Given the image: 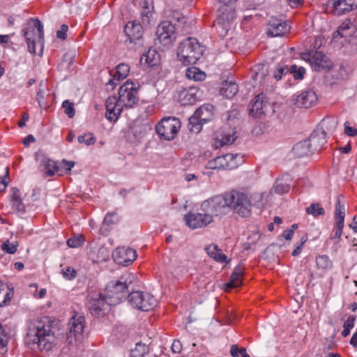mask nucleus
Listing matches in <instances>:
<instances>
[{"mask_svg":"<svg viewBox=\"0 0 357 357\" xmlns=\"http://www.w3.org/2000/svg\"><path fill=\"white\" fill-rule=\"evenodd\" d=\"M228 207L233 209L243 218L251 215L252 204L251 201L259 202L262 200V195L253 193L249 197L245 193L238 190H231L226 193Z\"/></svg>","mask_w":357,"mask_h":357,"instance_id":"nucleus-1","label":"nucleus"},{"mask_svg":"<svg viewBox=\"0 0 357 357\" xmlns=\"http://www.w3.org/2000/svg\"><path fill=\"white\" fill-rule=\"evenodd\" d=\"M205 49L197 39L188 37L180 43L177 49L178 60L185 66H190L197 63L202 57Z\"/></svg>","mask_w":357,"mask_h":357,"instance_id":"nucleus-2","label":"nucleus"},{"mask_svg":"<svg viewBox=\"0 0 357 357\" xmlns=\"http://www.w3.org/2000/svg\"><path fill=\"white\" fill-rule=\"evenodd\" d=\"M135 276L131 273L123 275L120 280L112 281L106 287L107 299L112 305H116L121 301L128 298V293L132 290V282Z\"/></svg>","mask_w":357,"mask_h":357,"instance_id":"nucleus-3","label":"nucleus"},{"mask_svg":"<svg viewBox=\"0 0 357 357\" xmlns=\"http://www.w3.org/2000/svg\"><path fill=\"white\" fill-rule=\"evenodd\" d=\"M23 35L26 39L28 50L32 54H36V44L40 46L42 52L44 47L45 38L43 25L38 19H30L29 22L23 30Z\"/></svg>","mask_w":357,"mask_h":357,"instance_id":"nucleus-4","label":"nucleus"},{"mask_svg":"<svg viewBox=\"0 0 357 357\" xmlns=\"http://www.w3.org/2000/svg\"><path fill=\"white\" fill-rule=\"evenodd\" d=\"M236 17V13L235 7L220 6L213 25L215 27L217 33L222 38L227 36Z\"/></svg>","mask_w":357,"mask_h":357,"instance_id":"nucleus-5","label":"nucleus"},{"mask_svg":"<svg viewBox=\"0 0 357 357\" xmlns=\"http://www.w3.org/2000/svg\"><path fill=\"white\" fill-rule=\"evenodd\" d=\"M33 333V335L29 334V337L33 344L36 345L37 349L41 351H49L54 345L55 336L49 326L47 327L38 326Z\"/></svg>","mask_w":357,"mask_h":357,"instance_id":"nucleus-6","label":"nucleus"},{"mask_svg":"<svg viewBox=\"0 0 357 357\" xmlns=\"http://www.w3.org/2000/svg\"><path fill=\"white\" fill-rule=\"evenodd\" d=\"M87 305L93 316L100 317L105 314L112 304L107 296L98 291H91L87 296Z\"/></svg>","mask_w":357,"mask_h":357,"instance_id":"nucleus-7","label":"nucleus"},{"mask_svg":"<svg viewBox=\"0 0 357 357\" xmlns=\"http://www.w3.org/2000/svg\"><path fill=\"white\" fill-rule=\"evenodd\" d=\"M241 162L242 157L239 154L227 153L208 160L206 168L213 170H231L238 167Z\"/></svg>","mask_w":357,"mask_h":357,"instance_id":"nucleus-8","label":"nucleus"},{"mask_svg":"<svg viewBox=\"0 0 357 357\" xmlns=\"http://www.w3.org/2000/svg\"><path fill=\"white\" fill-rule=\"evenodd\" d=\"M139 84L126 81L119 89V105L121 107H132L138 100Z\"/></svg>","mask_w":357,"mask_h":357,"instance_id":"nucleus-9","label":"nucleus"},{"mask_svg":"<svg viewBox=\"0 0 357 357\" xmlns=\"http://www.w3.org/2000/svg\"><path fill=\"white\" fill-rule=\"evenodd\" d=\"M213 106L204 105L198 108L194 114L189 118L188 128L191 132L198 133L202 128V125L213 118Z\"/></svg>","mask_w":357,"mask_h":357,"instance_id":"nucleus-10","label":"nucleus"},{"mask_svg":"<svg viewBox=\"0 0 357 357\" xmlns=\"http://www.w3.org/2000/svg\"><path fill=\"white\" fill-rule=\"evenodd\" d=\"M128 300L133 307L142 311H149L157 305V300L153 295L139 291L129 294Z\"/></svg>","mask_w":357,"mask_h":357,"instance_id":"nucleus-11","label":"nucleus"},{"mask_svg":"<svg viewBox=\"0 0 357 357\" xmlns=\"http://www.w3.org/2000/svg\"><path fill=\"white\" fill-rule=\"evenodd\" d=\"M155 34L158 43L165 47L173 45L177 37L175 25L168 20L162 21L158 24Z\"/></svg>","mask_w":357,"mask_h":357,"instance_id":"nucleus-12","label":"nucleus"},{"mask_svg":"<svg viewBox=\"0 0 357 357\" xmlns=\"http://www.w3.org/2000/svg\"><path fill=\"white\" fill-rule=\"evenodd\" d=\"M181 127L180 121L175 117L164 118L156 126V132L166 140L173 139Z\"/></svg>","mask_w":357,"mask_h":357,"instance_id":"nucleus-13","label":"nucleus"},{"mask_svg":"<svg viewBox=\"0 0 357 357\" xmlns=\"http://www.w3.org/2000/svg\"><path fill=\"white\" fill-rule=\"evenodd\" d=\"M228 207L226 193L224 196H217L206 200L201 205L202 211L206 212L213 219V216L222 215Z\"/></svg>","mask_w":357,"mask_h":357,"instance_id":"nucleus-14","label":"nucleus"},{"mask_svg":"<svg viewBox=\"0 0 357 357\" xmlns=\"http://www.w3.org/2000/svg\"><path fill=\"white\" fill-rule=\"evenodd\" d=\"M84 324L85 319L82 315L75 314L71 317L68 323V332L66 333L67 340L70 344L81 340Z\"/></svg>","mask_w":357,"mask_h":357,"instance_id":"nucleus-15","label":"nucleus"},{"mask_svg":"<svg viewBox=\"0 0 357 357\" xmlns=\"http://www.w3.org/2000/svg\"><path fill=\"white\" fill-rule=\"evenodd\" d=\"M123 31L127 38L126 43L137 46L143 45L144 30L139 22L136 20L128 22L125 25Z\"/></svg>","mask_w":357,"mask_h":357,"instance_id":"nucleus-16","label":"nucleus"},{"mask_svg":"<svg viewBox=\"0 0 357 357\" xmlns=\"http://www.w3.org/2000/svg\"><path fill=\"white\" fill-rule=\"evenodd\" d=\"M303 58L309 61L311 67L315 71L330 69L333 66L332 61L321 52H311L303 54Z\"/></svg>","mask_w":357,"mask_h":357,"instance_id":"nucleus-17","label":"nucleus"},{"mask_svg":"<svg viewBox=\"0 0 357 357\" xmlns=\"http://www.w3.org/2000/svg\"><path fill=\"white\" fill-rule=\"evenodd\" d=\"M271 111L272 107L262 93L256 96L249 105V114L252 116L261 117Z\"/></svg>","mask_w":357,"mask_h":357,"instance_id":"nucleus-18","label":"nucleus"},{"mask_svg":"<svg viewBox=\"0 0 357 357\" xmlns=\"http://www.w3.org/2000/svg\"><path fill=\"white\" fill-rule=\"evenodd\" d=\"M186 225L191 229L205 227L213 221L206 212L190 213L185 215Z\"/></svg>","mask_w":357,"mask_h":357,"instance_id":"nucleus-19","label":"nucleus"},{"mask_svg":"<svg viewBox=\"0 0 357 357\" xmlns=\"http://www.w3.org/2000/svg\"><path fill=\"white\" fill-rule=\"evenodd\" d=\"M112 257L116 263L127 266L136 259L137 252L132 248L122 246L117 248L114 251Z\"/></svg>","mask_w":357,"mask_h":357,"instance_id":"nucleus-20","label":"nucleus"},{"mask_svg":"<svg viewBox=\"0 0 357 357\" xmlns=\"http://www.w3.org/2000/svg\"><path fill=\"white\" fill-rule=\"evenodd\" d=\"M317 100L315 92L312 90H305L298 94L294 95L291 101L298 107L309 108L313 106Z\"/></svg>","mask_w":357,"mask_h":357,"instance_id":"nucleus-21","label":"nucleus"},{"mask_svg":"<svg viewBox=\"0 0 357 357\" xmlns=\"http://www.w3.org/2000/svg\"><path fill=\"white\" fill-rule=\"evenodd\" d=\"M333 13L342 15L357 8V0H331Z\"/></svg>","mask_w":357,"mask_h":357,"instance_id":"nucleus-22","label":"nucleus"},{"mask_svg":"<svg viewBox=\"0 0 357 357\" xmlns=\"http://www.w3.org/2000/svg\"><path fill=\"white\" fill-rule=\"evenodd\" d=\"M105 107V117L110 121H116L123 108L119 105V101L115 96L107 98Z\"/></svg>","mask_w":357,"mask_h":357,"instance_id":"nucleus-23","label":"nucleus"},{"mask_svg":"<svg viewBox=\"0 0 357 357\" xmlns=\"http://www.w3.org/2000/svg\"><path fill=\"white\" fill-rule=\"evenodd\" d=\"M236 138V132L234 130L227 132H218L215 133V137L212 142V146L215 149H220L225 145L233 144Z\"/></svg>","mask_w":357,"mask_h":357,"instance_id":"nucleus-24","label":"nucleus"},{"mask_svg":"<svg viewBox=\"0 0 357 357\" xmlns=\"http://www.w3.org/2000/svg\"><path fill=\"white\" fill-rule=\"evenodd\" d=\"M289 27L286 22L281 19L272 17L268 24V33L271 36H280L287 33Z\"/></svg>","mask_w":357,"mask_h":357,"instance_id":"nucleus-25","label":"nucleus"},{"mask_svg":"<svg viewBox=\"0 0 357 357\" xmlns=\"http://www.w3.org/2000/svg\"><path fill=\"white\" fill-rule=\"evenodd\" d=\"M313 151H319L327 142L326 133L322 128L315 130L307 139Z\"/></svg>","mask_w":357,"mask_h":357,"instance_id":"nucleus-26","label":"nucleus"},{"mask_svg":"<svg viewBox=\"0 0 357 357\" xmlns=\"http://www.w3.org/2000/svg\"><path fill=\"white\" fill-rule=\"evenodd\" d=\"M141 19L144 25H149L151 24L153 5L152 0H143L141 3Z\"/></svg>","mask_w":357,"mask_h":357,"instance_id":"nucleus-27","label":"nucleus"},{"mask_svg":"<svg viewBox=\"0 0 357 357\" xmlns=\"http://www.w3.org/2000/svg\"><path fill=\"white\" fill-rule=\"evenodd\" d=\"M314 152L310 146L309 141L303 140L298 142L292 149V153L296 158L307 156Z\"/></svg>","mask_w":357,"mask_h":357,"instance_id":"nucleus-28","label":"nucleus"},{"mask_svg":"<svg viewBox=\"0 0 357 357\" xmlns=\"http://www.w3.org/2000/svg\"><path fill=\"white\" fill-rule=\"evenodd\" d=\"M13 295V289L0 280V307L8 305Z\"/></svg>","mask_w":357,"mask_h":357,"instance_id":"nucleus-29","label":"nucleus"},{"mask_svg":"<svg viewBox=\"0 0 357 357\" xmlns=\"http://www.w3.org/2000/svg\"><path fill=\"white\" fill-rule=\"evenodd\" d=\"M243 268L238 266L231 273L229 281L225 284V290L229 291L231 288L239 287L242 283Z\"/></svg>","mask_w":357,"mask_h":357,"instance_id":"nucleus-30","label":"nucleus"},{"mask_svg":"<svg viewBox=\"0 0 357 357\" xmlns=\"http://www.w3.org/2000/svg\"><path fill=\"white\" fill-rule=\"evenodd\" d=\"M238 87L232 80H226L222 83L220 94L227 98H232L238 92Z\"/></svg>","mask_w":357,"mask_h":357,"instance_id":"nucleus-31","label":"nucleus"},{"mask_svg":"<svg viewBox=\"0 0 357 357\" xmlns=\"http://www.w3.org/2000/svg\"><path fill=\"white\" fill-rule=\"evenodd\" d=\"M178 100L182 105H194L197 96L193 89H183L178 93Z\"/></svg>","mask_w":357,"mask_h":357,"instance_id":"nucleus-32","label":"nucleus"},{"mask_svg":"<svg viewBox=\"0 0 357 357\" xmlns=\"http://www.w3.org/2000/svg\"><path fill=\"white\" fill-rule=\"evenodd\" d=\"M208 256L220 263L227 262V257L220 250L218 245L211 244L206 248Z\"/></svg>","mask_w":357,"mask_h":357,"instance_id":"nucleus-33","label":"nucleus"},{"mask_svg":"<svg viewBox=\"0 0 357 357\" xmlns=\"http://www.w3.org/2000/svg\"><path fill=\"white\" fill-rule=\"evenodd\" d=\"M141 61H144L149 66H154L160 61V55L155 50L150 49L142 56Z\"/></svg>","mask_w":357,"mask_h":357,"instance_id":"nucleus-34","label":"nucleus"},{"mask_svg":"<svg viewBox=\"0 0 357 357\" xmlns=\"http://www.w3.org/2000/svg\"><path fill=\"white\" fill-rule=\"evenodd\" d=\"M186 77L190 79L202 81L204 79L206 75L196 67L188 68L186 70Z\"/></svg>","mask_w":357,"mask_h":357,"instance_id":"nucleus-35","label":"nucleus"},{"mask_svg":"<svg viewBox=\"0 0 357 357\" xmlns=\"http://www.w3.org/2000/svg\"><path fill=\"white\" fill-rule=\"evenodd\" d=\"M149 353V347L141 342L137 343L135 347L131 351V357H144Z\"/></svg>","mask_w":357,"mask_h":357,"instance_id":"nucleus-36","label":"nucleus"},{"mask_svg":"<svg viewBox=\"0 0 357 357\" xmlns=\"http://www.w3.org/2000/svg\"><path fill=\"white\" fill-rule=\"evenodd\" d=\"M316 264L318 268L320 269H329L333 266V262L330 258L326 255H319L316 257Z\"/></svg>","mask_w":357,"mask_h":357,"instance_id":"nucleus-37","label":"nucleus"},{"mask_svg":"<svg viewBox=\"0 0 357 357\" xmlns=\"http://www.w3.org/2000/svg\"><path fill=\"white\" fill-rule=\"evenodd\" d=\"M8 340V334L5 331L3 326L0 324V353L5 354L7 352Z\"/></svg>","mask_w":357,"mask_h":357,"instance_id":"nucleus-38","label":"nucleus"},{"mask_svg":"<svg viewBox=\"0 0 357 357\" xmlns=\"http://www.w3.org/2000/svg\"><path fill=\"white\" fill-rule=\"evenodd\" d=\"M290 189V185L282 180H276L273 186V190L278 194H283L288 192Z\"/></svg>","mask_w":357,"mask_h":357,"instance_id":"nucleus-39","label":"nucleus"},{"mask_svg":"<svg viewBox=\"0 0 357 357\" xmlns=\"http://www.w3.org/2000/svg\"><path fill=\"white\" fill-rule=\"evenodd\" d=\"M119 221V218L115 213H108L102 222V229H105V230L108 229V227L111 225L116 224Z\"/></svg>","mask_w":357,"mask_h":357,"instance_id":"nucleus-40","label":"nucleus"},{"mask_svg":"<svg viewBox=\"0 0 357 357\" xmlns=\"http://www.w3.org/2000/svg\"><path fill=\"white\" fill-rule=\"evenodd\" d=\"M130 71V66L126 63H120L116 66V76L117 80L124 79L127 77Z\"/></svg>","mask_w":357,"mask_h":357,"instance_id":"nucleus-41","label":"nucleus"},{"mask_svg":"<svg viewBox=\"0 0 357 357\" xmlns=\"http://www.w3.org/2000/svg\"><path fill=\"white\" fill-rule=\"evenodd\" d=\"M324 209L318 203H313L306 208V213L313 216L322 215L324 214Z\"/></svg>","mask_w":357,"mask_h":357,"instance_id":"nucleus-42","label":"nucleus"},{"mask_svg":"<svg viewBox=\"0 0 357 357\" xmlns=\"http://www.w3.org/2000/svg\"><path fill=\"white\" fill-rule=\"evenodd\" d=\"M355 319L356 317L354 316H349L347 320L344 323V330L342 332L343 337H345L349 335L351 329L354 326Z\"/></svg>","mask_w":357,"mask_h":357,"instance_id":"nucleus-43","label":"nucleus"},{"mask_svg":"<svg viewBox=\"0 0 357 357\" xmlns=\"http://www.w3.org/2000/svg\"><path fill=\"white\" fill-rule=\"evenodd\" d=\"M344 207L340 204V199H338L336 206H335V222H344Z\"/></svg>","mask_w":357,"mask_h":357,"instance_id":"nucleus-44","label":"nucleus"},{"mask_svg":"<svg viewBox=\"0 0 357 357\" xmlns=\"http://www.w3.org/2000/svg\"><path fill=\"white\" fill-rule=\"evenodd\" d=\"M17 243H10L9 241H6L1 244V248L8 254H14L17 251Z\"/></svg>","mask_w":357,"mask_h":357,"instance_id":"nucleus-45","label":"nucleus"},{"mask_svg":"<svg viewBox=\"0 0 357 357\" xmlns=\"http://www.w3.org/2000/svg\"><path fill=\"white\" fill-rule=\"evenodd\" d=\"M61 274L63 277L68 280H71L75 278L77 275L76 271L70 266H66L61 269Z\"/></svg>","mask_w":357,"mask_h":357,"instance_id":"nucleus-46","label":"nucleus"},{"mask_svg":"<svg viewBox=\"0 0 357 357\" xmlns=\"http://www.w3.org/2000/svg\"><path fill=\"white\" fill-rule=\"evenodd\" d=\"M62 107L64 108L65 114H66L69 118H72L75 116V110L73 102H70L68 100H66L63 102Z\"/></svg>","mask_w":357,"mask_h":357,"instance_id":"nucleus-47","label":"nucleus"},{"mask_svg":"<svg viewBox=\"0 0 357 357\" xmlns=\"http://www.w3.org/2000/svg\"><path fill=\"white\" fill-rule=\"evenodd\" d=\"M78 142L80 144L84 143L86 145H91L96 142V138L91 133L84 134L79 135L77 138Z\"/></svg>","mask_w":357,"mask_h":357,"instance_id":"nucleus-48","label":"nucleus"},{"mask_svg":"<svg viewBox=\"0 0 357 357\" xmlns=\"http://www.w3.org/2000/svg\"><path fill=\"white\" fill-rule=\"evenodd\" d=\"M305 70L303 67H297L296 65H292L289 68V73L294 75L295 79H303Z\"/></svg>","mask_w":357,"mask_h":357,"instance_id":"nucleus-49","label":"nucleus"},{"mask_svg":"<svg viewBox=\"0 0 357 357\" xmlns=\"http://www.w3.org/2000/svg\"><path fill=\"white\" fill-rule=\"evenodd\" d=\"M45 173L47 176H52L54 174V172L58 170L57 166L53 161H49L45 166Z\"/></svg>","mask_w":357,"mask_h":357,"instance_id":"nucleus-50","label":"nucleus"},{"mask_svg":"<svg viewBox=\"0 0 357 357\" xmlns=\"http://www.w3.org/2000/svg\"><path fill=\"white\" fill-rule=\"evenodd\" d=\"M83 243L82 237L71 238L67 241V245L70 248H78Z\"/></svg>","mask_w":357,"mask_h":357,"instance_id":"nucleus-51","label":"nucleus"},{"mask_svg":"<svg viewBox=\"0 0 357 357\" xmlns=\"http://www.w3.org/2000/svg\"><path fill=\"white\" fill-rule=\"evenodd\" d=\"M8 174H9V168H6V172L4 177L0 176V192H3L7 187L8 184Z\"/></svg>","mask_w":357,"mask_h":357,"instance_id":"nucleus-52","label":"nucleus"},{"mask_svg":"<svg viewBox=\"0 0 357 357\" xmlns=\"http://www.w3.org/2000/svg\"><path fill=\"white\" fill-rule=\"evenodd\" d=\"M344 222H335L334 228V238H340L342 234V229L344 227Z\"/></svg>","mask_w":357,"mask_h":357,"instance_id":"nucleus-53","label":"nucleus"},{"mask_svg":"<svg viewBox=\"0 0 357 357\" xmlns=\"http://www.w3.org/2000/svg\"><path fill=\"white\" fill-rule=\"evenodd\" d=\"M344 133L349 136L354 137L357 135V129L349 126V122H345L344 124Z\"/></svg>","mask_w":357,"mask_h":357,"instance_id":"nucleus-54","label":"nucleus"},{"mask_svg":"<svg viewBox=\"0 0 357 357\" xmlns=\"http://www.w3.org/2000/svg\"><path fill=\"white\" fill-rule=\"evenodd\" d=\"M68 26L66 24H63L61 29L56 31L57 38L65 40L66 38V32L68 31Z\"/></svg>","mask_w":357,"mask_h":357,"instance_id":"nucleus-55","label":"nucleus"},{"mask_svg":"<svg viewBox=\"0 0 357 357\" xmlns=\"http://www.w3.org/2000/svg\"><path fill=\"white\" fill-rule=\"evenodd\" d=\"M289 72V68L287 66H281L278 69L277 73L274 75L275 79L280 80L282 78V75Z\"/></svg>","mask_w":357,"mask_h":357,"instance_id":"nucleus-56","label":"nucleus"},{"mask_svg":"<svg viewBox=\"0 0 357 357\" xmlns=\"http://www.w3.org/2000/svg\"><path fill=\"white\" fill-rule=\"evenodd\" d=\"M306 240L307 239L305 238L304 237H303L301 238V242L296 245V248L293 250V252L291 253L292 256H294V257L298 256L301 252V250L303 249V245L305 243Z\"/></svg>","mask_w":357,"mask_h":357,"instance_id":"nucleus-57","label":"nucleus"},{"mask_svg":"<svg viewBox=\"0 0 357 357\" xmlns=\"http://www.w3.org/2000/svg\"><path fill=\"white\" fill-rule=\"evenodd\" d=\"M12 206L14 209L19 212H24L25 210V206L22 203V199L20 200H16L12 202Z\"/></svg>","mask_w":357,"mask_h":357,"instance_id":"nucleus-58","label":"nucleus"},{"mask_svg":"<svg viewBox=\"0 0 357 357\" xmlns=\"http://www.w3.org/2000/svg\"><path fill=\"white\" fill-rule=\"evenodd\" d=\"M172 350L175 354L181 353L182 350V344L179 340H174L172 345Z\"/></svg>","mask_w":357,"mask_h":357,"instance_id":"nucleus-59","label":"nucleus"},{"mask_svg":"<svg viewBox=\"0 0 357 357\" xmlns=\"http://www.w3.org/2000/svg\"><path fill=\"white\" fill-rule=\"evenodd\" d=\"M259 70H260V66H255V78L256 80L259 79L261 82V80L262 79H264V77L266 76V73L264 72L259 73L258 71Z\"/></svg>","mask_w":357,"mask_h":357,"instance_id":"nucleus-60","label":"nucleus"},{"mask_svg":"<svg viewBox=\"0 0 357 357\" xmlns=\"http://www.w3.org/2000/svg\"><path fill=\"white\" fill-rule=\"evenodd\" d=\"M220 3L221 4L220 6H225V7H235V3H236L237 0H218Z\"/></svg>","mask_w":357,"mask_h":357,"instance_id":"nucleus-61","label":"nucleus"},{"mask_svg":"<svg viewBox=\"0 0 357 357\" xmlns=\"http://www.w3.org/2000/svg\"><path fill=\"white\" fill-rule=\"evenodd\" d=\"M61 165L66 171L69 172L75 166V162L73 161L63 160Z\"/></svg>","mask_w":357,"mask_h":357,"instance_id":"nucleus-62","label":"nucleus"},{"mask_svg":"<svg viewBox=\"0 0 357 357\" xmlns=\"http://www.w3.org/2000/svg\"><path fill=\"white\" fill-rule=\"evenodd\" d=\"M12 193V202L16 200L21 199V193L20 190L17 188H13L11 190Z\"/></svg>","mask_w":357,"mask_h":357,"instance_id":"nucleus-63","label":"nucleus"},{"mask_svg":"<svg viewBox=\"0 0 357 357\" xmlns=\"http://www.w3.org/2000/svg\"><path fill=\"white\" fill-rule=\"evenodd\" d=\"M241 353V348L239 349L237 345L233 344L230 349V354L233 357H238Z\"/></svg>","mask_w":357,"mask_h":357,"instance_id":"nucleus-64","label":"nucleus"}]
</instances>
